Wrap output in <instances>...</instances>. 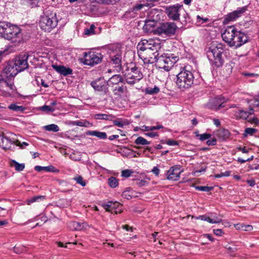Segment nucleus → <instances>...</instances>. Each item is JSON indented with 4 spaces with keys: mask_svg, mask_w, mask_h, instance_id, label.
I'll return each instance as SVG.
<instances>
[{
    "mask_svg": "<svg viewBox=\"0 0 259 259\" xmlns=\"http://www.w3.org/2000/svg\"><path fill=\"white\" fill-rule=\"evenodd\" d=\"M222 37L230 47L235 48L241 47L248 40L247 35L238 31L234 26H227L222 33Z\"/></svg>",
    "mask_w": 259,
    "mask_h": 259,
    "instance_id": "obj_1",
    "label": "nucleus"
},
{
    "mask_svg": "<svg viewBox=\"0 0 259 259\" xmlns=\"http://www.w3.org/2000/svg\"><path fill=\"white\" fill-rule=\"evenodd\" d=\"M225 46L222 44H213L207 51L206 55L211 65L215 67H220L225 62L223 54Z\"/></svg>",
    "mask_w": 259,
    "mask_h": 259,
    "instance_id": "obj_2",
    "label": "nucleus"
},
{
    "mask_svg": "<svg viewBox=\"0 0 259 259\" xmlns=\"http://www.w3.org/2000/svg\"><path fill=\"white\" fill-rule=\"evenodd\" d=\"M0 35L4 38L13 41L22 38L21 28L7 22H0Z\"/></svg>",
    "mask_w": 259,
    "mask_h": 259,
    "instance_id": "obj_3",
    "label": "nucleus"
},
{
    "mask_svg": "<svg viewBox=\"0 0 259 259\" xmlns=\"http://www.w3.org/2000/svg\"><path fill=\"white\" fill-rule=\"evenodd\" d=\"M176 83L181 89H187L191 87L194 82V75L187 67H185L177 75Z\"/></svg>",
    "mask_w": 259,
    "mask_h": 259,
    "instance_id": "obj_4",
    "label": "nucleus"
},
{
    "mask_svg": "<svg viewBox=\"0 0 259 259\" xmlns=\"http://www.w3.org/2000/svg\"><path fill=\"white\" fill-rule=\"evenodd\" d=\"M58 23V19L56 17V13L47 11L41 16L39 26L42 30L50 32L57 26Z\"/></svg>",
    "mask_w": 259,
    "mask_h": 259,
    "instance_id": "obj_5",
    "label": "nucleus"
},
{
    "mask_svg": "<svg viewBox=\"0 0 259 259\" xmlns=\"http://www.w3.org/2000/svg\"><path fill=\"white\" fill-rule=\"evenodd\" d=\"M155 61L160 68L168 71L177 62L178 58L177 57L174 56L173 54H164L159 56Z\"/></svg>",
    "mask_w": 259,
    "mask_h": 259,
    "instance_id": "obj_6",
    "label": "nucleus"
},
{
    "mask_svg": "<svg viewBox=\"0 0 259 259\" xmlns=\"http://www.w3.org/2000/svg\"><path fill=\"white\" fill-rule=\"evenodd\" d=\"M124 77L127 83L134 84L142 79L143 75L141 69L135 66L125 70L124 71Z\"/></svg>",
    "mask_w": 259,
    "mask_h": 259,
    "instance_id": "obj_7",
    "label": "nucleus"
},
{
    "mask_svg": "<svg viewBox=\"0 0 259 259\" xmlns=\"http://www.w3.org/2000/svg\"><path fill=\"white\" fill-rule=\"evenodd\" d=\"M84 60L83 63L84 64L93 66L95 65L100 63L102 60L103 56L100 53L90 51L83 53Z\"/></svg>",
    "mask_w": 259,
    "mask_h": 259,
    "instance_id": "obj_8",
    "label": "nucleus"
},
{
    "mask_svg": "<svg viewBox=\"0 0 259 259\" xmlns=\"http://www.w3.org/2000/svg\"><path fill=\"white\" fill-rule=\"evenodd\" d=\"M177 28V25L174 22H165L161 24L156 31L159 35L171 36L175 34Z\"/></svg>",
    "mask_w": 259,
    "mask_h": 259,
    "instance_id": "obj_9",
    "label": "nucleus"
},
{
    "mask_svg": "<svg viewBox=\"0 0 259 259\" xmlns=\"http://www.w3.org/2000/svg\"><path fill=\"white\" fill-rule=\"evenodd\" d=\"M182 6L179 4L167 7L165 9V13L168 17L174 21L180 19V12L182 9Z\"/></svg>",
    "mask_w": 259,
    "mask_h": 259,
    "instance_id": "obj_10",
    "label": "nucleus"
},
{
    "mask_svg": "<svg viewBox=\"0 0 259 259\" xmlns=\"http://www.w3.org/2000/svg\"><path fill=\"white\" fill-rule=\"evenodd\" d=\"M28 55L24 54L16 58L14 62H13L15 64V67L16 68L19 72L24 70L28 67Z\"/></svg>",
    "mask_w": 259,
    "mask_h": 259,
    "instance_id": "obj_11",
    "label": "nucleus"
},
{
    "mask_svg": "<svg viewBox=\"0 0 259 259\" xmlns=\"http://www.w3.org/2000/svg\"><path fill=\"white\" fill-rule=\"evenodd\" d=\"M180 165L171 166L166 172V178L168 180L177 181L180 178V175L183 171L181 170Z\"/></svg>",
    "mask_w": 259,
    "mask_h": 259,
    "instance_id": "obj_12",
    "label": "nucleus"
},
{
    "mask_svg": "<svg viewBox=\"0 0 259 259\" xmlns=\"http://www.w3.org/2000/svg\"><path fill=\"white\" fill-rule=\"evenodd\" d=\"M95 90L106 94L108 92V83L103 78H99L91 82Z\"/></svg>",
    "mask_w": 259,
    "mask_h": 259,
    "instance_id": "obj_13",
    "label": "nucleus"
},
{
    "mask_svg": "<svg viewBox=\"0 0 259 259\" xmlns=\"http://www.w3.org/2000/svg\"><path fill=\"white\" fill-rule=\"evenodd\" d=\"M247 10V6L239 8L237 10L228 14L225 17L224 21L226 22L235 21L240 17Z\"/></svg>",
    "mask_w": 259,
    "mask_h": 259,
    "instance_id": "obj_14",
    "label": "nucleus"
},
{
    "mask_svg": "<svg viewBox=\"0 0 259 259\" xmlns=\"http://www.w3.org/2000/svg\"><path fill=\"white\" fill-rule=\"evenodd\" d=\"M102 207L107 211L112 213L118 214L121 212V209L117 210L121 207L120 204L118 202L109 201L107 203H104L102 204Z\"/></svg>",
    "mask_w": 259,
    "mask_h": 259,
    "instance_id": "obj_15",
    "label": "nucleus"
},
{
    "mask_svg": "<svg viewBox=\"0 0 259 259\" xmlns=\"http://www.w3.org/2000/svg\"><path fill=\"white\" fill-rule=\"evenodd\" d=\"M224 99L221 97H219L210 99L207 106L211 110H218L221 108L224 107Z\"/></svg>",
    "mask_w": 259,
    "mask_h": 259,
    "instance_id": "obj_16",
    "label": "nucleus"
},
{
    "mask_svg": "<svg viewBox=\"0 0 259 259\" xmlns=\"http://www.w3.org/2000/svg\"><path fill=\"white\" fill-rule=\"evenodd\" d=\"M18 72L13 62L8 63L3 69V74L6 78H14Z\"/></svg>",
    "mask_w": 259,
    "mask_h": 259,
    "instance_id": "obj_17",
    "label": "nucleus"
},
{
    "mask_svg": "<svg viewBox=\"0 0 259 259\" xmlns=\"http://www.w3.org/2000/svg\"><path fill=\"white\" fill-rule=\"evenodd\" d=\"M14 142V138L7 137L4 134L0 135V147L3 149H10Z\"/></svg>",
    "mask_w": 259,
    "mask_h": 259,
    "instance_id": "obj_18",
    "label": "nucleus"
},
{
    "mask_svg": "<svg viewBox=\"0 0 259 259\" xmlns=\"http://www.w3.org/2000/svg\"><path fill=\"white\" fill-rule=\"evenodd\" d=\"M161 49V44L159 42H156L153 40L151 46H150V51H149V54L148 55L150 56L151 53H152V55L153 56L154 60H156L157 57L160 55L159 51Z\"/></svg>",
    "mask_w": 259,
    "mask_h": 259,
    "instance_id": "obj_19",
    "label": "nucleus"
},
{
    "mask_svg": "<svg viewBox=\"0 0 259 259\" xmlns=\"http://www.w3.org/2000/svg\"><path fill=\"white\" fill-rule=\"evenodd\" d=\"M53 68L59 73L64 76H67L72 73V69L62 65H53Z\"/></svg>",
    "mask_w": 259,
    "mask_h": 259,
    "instance_id": "obj_20",
    "label": "nucleus"
},
{
    "mask_svg": "<svg viewBox=\"0 0 259 259\" xmlns=\"http://www.w3.org/2000/svg\"><path fill=\"white\" fill-rule=\"evenodd\" d=\"M111 60L113 64L114 65V67L117 71H119L121 69V55L120 53H117L115 55L111 56Z\"/></svg>",
    "mask_w": 259,
    "mask_h": 259,
    "instance_id": "obj_21",
    "label": "nucleus"
},
{
    "mask_svg": "<svg viewBox=\"0 0 259 259\" xmlns=\"http://www.w3.org/2000/svg\"><path fill=\"white\" fill-rule=\"evenodd\" d=\"M148 40L144 39L141 40L137 45V49L139 56L142 59V56L145 55L146 45Z\"/></svg>",
    "mask_w": 259,
    "mask_h": 259,
    "instance_id": "obj_22",
    "label": "nucleus"
},
{
    "mask_svg": "<svg viewBox=\"0 0 259 259\" xmlns=\"http://www.w3.org/2000/svg\"><path fill=\"white\" fill-rule=\"evenodd\" d=\"M34 169L37 171H41L42 170H45L47 171L54 172H58L59 170L56 168L53 165H49L48 166H41L39 165H36L34 167Z\"/></svg>",
    "mask_w": 259,
    "mask_h": 259,
    "instance_id": "obj_23",
    "label": "nucleus"
},
{
    "mask_svg": "<svg viewBox=\"0 0 259 259\" xmlns=\"http://www.w3.org/2000/svg\"><path fill=\"white\" fill-rule=\"evenodd\" d=\"M87 134L88 135L97 137L100 139H106L107 138L106 133L97 131H89L87 132Z\"/></svg>",
    "mask_w": 259,
    "mask_h": 259,
    "instance_id": "obj_24",
    "label": "nucleus"
},
{
    "mask_svg": "<svg viewBox=\"0 0 259 259\" xmlns=\"http://www.w3.org/2000/svg\"><path fill=\"white\" fill-rule=\"evenodd\" d=\"M217 135L219 138L224 140L229 137L230 134L228 130L225 128H221L217 131Z\"/></svg>",
    "mask_w": 259,
    "mask_h": 259,
    "instance_id": "obj_25",
    "label": "nucleus"
},
{
    "mask_svg": "<svg viewBox=\"0 0 259 259\" xmlns=\"http://www.w3.org/2000/svg\"><path fill=\"white\" fill-rule=\"evenodd\" d=\"M10 165L11 167H15V170L18 171H21L25 168L24 163H19L15 160H11Z\"/></svg>",
    "mask_w": 259,
    "mask_h": 259,
    "instance_id": "obj_26",
    "label": "nucleus"
},
{
    "mask_svg": "<svg viewBox=\"0 0 259 259\" xmlns=\"http://www.w3.org/2000/svg\"><path fill=\"white\" fill-rule=\"evenodd\" d=\"M135 192L131 188H128L126 190L123 192L122 194V197L126 198L128 200L132 199L136 196L135 195Z\"/></svg>",
    "mask_w": 259,
    "mask_h": 259,
    "instance_id": "obj_27",
    "label": "nucleus"
},
{
    "mask_svg": "<svg viewBox=\"0 0 259 259\" xmlns=\"http://www.w3.org/2000/svg\"><path fill=\"white\" fill-rule=\"evenodd\" d=\"M95 118L98 120L104 119L106 120H112L114 116L111 114L99 113L94 116Z\"/></svg>",
    "mask_w": 259,
    "mask_h": 259,
    "instance_id": "obj_28",
    "label": "nucleus"
},
{
    "mask_svg": "<svg viewBox=\"0 0 259 259\" xmlns=\"http://www.w3.org/2000/svg\"><path fill=\"white\" fill-rule=\"evenodd\" d=\"M84 227V224L78 222H71L70 223V228L75 230H81Z\"/></svg>",
    "mask_w": 259,
    "mask_h": 259,
    "instance_id": "obj_29",
    "label": "nucleus"
},
{
    "mask_svg": "<svg viewBox=\"0 0 259 259\" xmlns=\"http://www.w3.org/2000/svg\"><path fill=\"white\" fill-rule=\"evenodd\" d=\"M73 125H77L81 127H88L92 125V124L87 120L73 121L70 123Z\"/></svg>",
    "mask_w": 259,
    "mask_h": 259,
    "instance_id": "obj_30",
    "label": "nucleus"
},
{
    "mask_svg": "<svg viewBox=\"0 0 259 259\" xmlns=\"http://www.w3.org/2000/svg\"><path fill=\"white\" fill-rule=\"evenodd\" d=\"M45 199V196L44 195H37L34 196L27 200V204L30 205V204L35 202H38L39 201L44 200Z\"/></svg>",
    "mask_w": 259,
    "mask_h": 259,
    "instance_id": "obj_31",
    "label": "nucleus"
},
{
    "mask_svg": "<svg viewBox=\"0 0 259 259\" xmlns=\"http://www.w3.org/2000/svg\"><path fill=\"white\" fill-rule=\"evenodd\" d=\"M123 78L120 75H114L109 80L108 82L117 84L119 82H122Z\"/></svg>",
    "mask_w": 259,
    "mask_h": 259,
    "instance_id": "obj_32",
    "label": "nucleus"
},
{
    "mask_svg": "<svg viewBox=\"0 0 259 259\" xmlns=\"http://www.w3.org/2000/svg\"><path fill=\"white\" fill-rule=\"evenodd\" d=\"M12 78H4V82L6 85L11 91H14L16 90L13 81L12 80Z\"/></svg>",
    "mask_w": 259,
    "mask_h": 259,
    "instance_id": "obj_33",
    "label": "nucleus"
},
{
    "mask_svg": "<svg viewBox=\"0 0 259 259\" xmlns=\"http://www.w3.org/2000/svg\"><path fill=\"white\" fill-rule=\"evenodd\" d=\"M8 108L14 111L19 112H23L25 110V108L23 106H18L14 103L10 105Z\"/></svg>",
    "mask_w": 259,
    "mask_h": 259,
    "instance_id": "obj_34",
    "label": "nucleus"
},
{
    "mask_svg": "<svg viewBox=\"0 0 259 259\" xmlns=\"http://www.w3.org/2000/svg\"><path fill=\"white\" fill-rule=\"evenodd\" d=\"M44 128L46 131H52L54 132H57L59 131V126L55 124H51L46 125L44 127Z\"/></svg>",
    "mask_w": 259,
    "mask_h": 259,
    "instance_id": "obj_35",
    "label": "nucleus"
},
{
    "mask_svg": "<svg viewBox=\"0 0 259 259\" xmlns=\"http://www.w3.org/2000/svg\"><path fill=\"white\" fill-rule=\"evenodd\" d=\"M135 143L137 145H145L150 144V142L142 137H139L135 141Z\"/></svg>",
    "mask_w": 259,
    "mask_h": 259,
    "instance_id": "obj_36",
    "label": "nucleus"
},
{
    "mask_svg": "<svg viewBox=\"0 0 259 259\" xmlns=\"http://www.w3.org/2000/svg\"><path fill=\"white\" fill-rule=\"evenodd\" d=\"M108 183L111 188H115L118 185V180L113 177H111L108 179Z\"/></svg>",
    "mask_w": 259,
    "mask_h": 259,
    "instance_id": "obj_37",
    "label": "nucleus"
},
{
    "mask_svg": "<svg viewBox=\"0 0 259 259\" xmlns=\"http://www.w3.org/2000/svg\"><path fill=\"white\" fill-rule=\"evenodd\" d=\"M240 108H236L230 112V115L235 119H239Z\"/></svg>",
    "mask_w": 259,
    "mask_h": 259,
    "instance_id": "obj_38",
    "label": "nucleus"
},
{
    "mask_svg": "<svg viewBox=\"0 0 259 259\" xmlns=\"http://www.w3.org/2000/svg\"><path fill=\"white\" fill-rule=\"evenodd\" d=\"M159 91V88L156 86H155L153 88L150 87L146 88V93L150 95H153L157 94Z\"/></svg>",
    "mask_w": 259,
    "mask_h": 259,
    "instance_id": "obj_39",
    "label": "nucleus"
},
{
    "mask_svg": "<svg viewBox=\"0 0 259 259\" xmlns=\"http://www.w3.org/2000/svg\"><path fill=\"white\" fill-rule=\"evenodd\" d=\"M95 25L92 24L90 25L89 28L85 29L84 31V34L87 35H91L95 33Z\"/></svg>",
    "mask_w": 259,
    "mask_h": 259,
    "instance_id": "obj_40",
    "label": "nucleus"
},
{
    "mask_svg": "<svg viewBox=\"0 0 259 259\" xmlns=\"http://www.w3.org/2000/svg\"><path fill=\"white\" fill-rule=\"evenodd\" d=\"M198 218L201 220L207 221L211 224H218L219 222V221H215V220H211L209 217H207L205 215H200Z\"/></svg>",
    "mask_w": 259,
    "mask_h": 259,
    "instance_id": "obj_41",
    "label": "nucleus"
},
{
    "mask_svg": "<svg viewBox=\"0 0 259 259\" xmlns=\"http://www.w3.org/2000/svg\"><path fill=\"white\" fill-rule=\"evenodd\" d=\"M73 180H75L77 184L80 185L82 187H84L86 185L85 181L80 176H78L77 177L74 178Z\"/></svg>",
    "mask_w": 259,
    "mask_h": 259,
    "instance_id": "obj_42",
    "label": "nucleus"
},
{
    "mask_svg": "<svg viewBox=\"0 0 259 259\" xmlns=\"http://www.w3.org/2000/svg\"><path fill=\"white\" fill-rule=\"evenodd\" d=\"M149 58H145L144 56H142V59L144 61L145 63H153L154 62H156V61L155 60H154V59H153L154 57L152 55V53H151L150 56L149 55Z\"/></svg>",
    "mask_w": 259,
    "mask_h": 259,
    "instance_id": "obj_43",
    "label": "nucleus"
},
{
    "mask_svg": "<svg viewBox=\"0 0 259 259\" xmlns=\"http://www.w3.org/2000/svg\"><path fill=\"white\" fill-rule=\"evenodd\" d=\"M197 137H199V139L200 141H204L205 140L209 139L211 137V135L207 133H204L203 134H198L196 135Z\"/></svg>",
    "mask_w": 259,
    "mask_h": 259,
    "instance_id": "obj_44",
    "label": "nucleus"
},
{
    "mask_svg": "<svg viewBox=\"0 0 259 259\" xmlns=\"http://www.w3.org/2000/svg\"><path fill=\"white\" fill-rule=\"evenodd\" d=\"M133 171L130 169H125L123 170L121 172V176L122 177H124L127 178L130 177L132 174L133 173Z\"/></svg>",
    "mask_w": 259,
    "mask_h": 259,
    "instance_id": "obj_45",
    "label": "nucleus"
},
{
    "mask_svg": "<svg viewBox=\"0 0 259 259\" xmlns=\"http://www.w3.org/2000/svg\"><path fill=\"white\" fill-rule=\"evenodd\" d=\"M256 132V130L253 128L248 127L245 128L244 131V136H247V135H252Z\"/></svg>",
    "mask_w": 259,
    "mask_h": 259,
    "instance_id": "obj_46",
    "label": "nucleus"
},
{
    "mask_svg": "<svg viewBox=\"0 0 259 259\" xmlns=\"http://www.w3.org/2000/svg\"><path fill=\"white\" fill-rule=\"evenodd\" d=\"M195 189L198 191L209 192L212 189V187L207 186H196Z\"/></svg>",
    "mask_w": 259,
    "mask_h": 259,
    "instance_id": "obj_47",
    "label": "nucleus"
},
{
    "mask_svg": "<svg viewBox=\"0 0 259 259\" xmlns=\"http://www.w3.org/2000/svg\"><path fill=\"white\" fill-rule=\"evenodd\" d=\"M17 146L20 147V148L23 149L24 148V147L27 146L28 145V143L27 142H22L21 143L19 140L15 139L14 144Z\"/></svg>",
    "mask_w": 259,
    "mask_h": 259,
    "instance_id": "obj_48",
    "label": "nucleus"
},
{
    "mask_svg": "<svg viewBox=\"0 0 259 259\" xmlns=\"http://www.w3.org/2000/svg\"><path fill=\"white\" fill-rule=\"evenodd\" d=\"M248 117V113L246 111L243 110L241 109L240 111L239 119H246Z\"/></svg>",
    "mask_w": 259,
    "mask_h": 259,
    "instance_id": "obj_49",
    "label": "nucleus"
},
{
    "mask_svg": "<svg viewBox=\"0 0 259 259\" xmlns=\"http://www.w3.org/2000/svg\"><path fill=\"white\" fill-rule=\"evenodd\" d=\"M40 110L45 112H51L54 111L55 110V109L54 108H52L51 106L48 105H44L40 107Z\"/></svg>",
    "mask_w": 259,
    "mask_h": 259,
    "instance_id": "obj_50",
    "label": "nucleus"
},
{
    "mask_svg": "<svg viewBox=\"0 0 259 259\" xmlns=\"http://www.w3.org/2000/svg\"><path fill=\"white\" fill-rule=\"evenodd\" d=\"M153 41V40H149L147 41V45H146L145 55H148V54H149V51H150V46Z\"/></svg>",
    "mask_w": 259,
    "mask_h": 259,
    "instance_id": "obj_51",
    "label": "nucleus"
},
{
    "mask_svg": "<svg viewBox=\"0 0 259 259\" xmlns=\"http://www.w3.org/2000/svg\"><path fill=\"white\" fill-rule=\"evenodd\" d=\"M231 171H226L225 172H221L220 174H217L214 175V177L216 178H220L222 177H228L230 175Z\"/></svg>",
    "mask_w": 259,
    "mask_h": 259,
    "instance_id": "obj_52",
    "label": "nucleus"
},
{
    "mask_svg": "<svg viewBox=\"0 0 259 259\" xmlns=\"http://www.w3.org/2000/svg\"><path fill=\"white\" fill-rule=\"evenodd\" d=\"M165 143L169 146H177L179 145L178 141L171 139L166 141Z\"/></svg>",
    "mask_w": 259,
    "mask_h": 259,
    "instance_id": "obj_53",
    "label": "nucleus"
},
{
    "mask_svg": "<svg viewBox=\"0 0 259 259\" xmlns=\"http://www.w3.org/2000/svg\"><path fill=\"white\" fill-rule=\"evenodd\" d=\"M13 250L16 253L20 254L24 250V248L23 247H18L15 246L13 248Z\"/></svg>",
    "mask_w": 259,
    "mask_h": 259,
    "instance_id": "obj_54",
    "label": "nucleus"
},
{
    "mask_svg": "<svg viewBox=\"0 0 259 259\" xmlns=\"http://www.w3.org/2000/svg\"><path fill=\"white\" fill-rule=\"evenodd\" d=\"M237 250V248L236 247H229L228 248V253L232 256L235 255L234 253Z\"/></svg>",
    "mask_w": 259,
    "mask_h": 259,
    "instance_id": "obj_55",
    "label": "nucleus"
},
{
    "mask_svg": "<svg viewBox=\"0 0 259 259\" xmlns=\"http://www.w3.org/2000/svg\"><path fill=\"white\" fill-rule=\"evenodd\" d=\"M124 89L125 88L123 86L116 87L114 89V91L116 92H115V94H117L118 93H123L124 91Z\"/></svg>",
    "mask_w": 259,
    "mask_h": 259,
    "instance_id": "obj_56",
    "label": "nucleus"
},
{
    "mask_svg": "<svg viewBox=\"0 0 259 259\" xmlns=\"http://www.w3.org/2000/svg\"><path fill=\"white\" fill-rule=\"evenodd\" d=\"M206 144L208 146H214L217 144V140L215 138H212L210 140H208L206 142Z\"/></svg>",
    "mask_w": 259,
    "mask_h": 259,
    "instance_id": "obj_57",
    "label": "nucleus"
},
{
    "mask_svg": "<svg viewBox=\"0 0 259 259\" xmlns=\"http://www.w3.org/2000/svg\"><path fill=\"white\" fill-rule=\"evenodd\" d=\"M144 6H145V5H143V4L136 5V6L133 7V11L134 12H137L138 11L141 10Z\"/></svg>",
    "mask_w": 259,
    "mask_h": 259,
    "instance_id": "obj_58",
    "label": "nucleus"
},
{
    "mask_svg": "<svg viewBox=\"0 0 259 259\" xmlns=\"http://www.w3.org/2000/svg\"><path fill=\"white\" fill-rule=\"evenodd\" d=\"M213 232L215 235L219 236H221L224 234V233L223 232V231L222 229H213Z\"/></svg>",
    "mask_w": 259,
    "mask_h": 259,
    "instance_id": "obj_59",
    "label": "nucleus"
},
{
    "mask_svg": "<svg viewBox=\"0 0 259 259\" xmlns=\"http://www.w3.org/2000/svg\"><path fill=\"white\" fill-rule=\"evenodd\" d=\"M243 228H244V229H243L244 231H252L253 229V227L251 225H245L243 224Z\"/></svg>",
    "mask_w": 259,
    "mask_h": 259,
    "instance_id": "obj_60",
    "label": "nucleus"
},
{
    "mask_svg": "<svg viewBox=\"0 0 259 259\" xmlns=\"http://www.w3.org/2000/svg\"><path fill=\"white\" fill-rule=\"evenodd\" d=\"M145 135L146 136L150 137H151V138H153V137H155L158 136V135L157 133H156V132L147 133L145 134Z\"/></svg>",
    "mask_w": 259,
    "mask_h": 259,
    "instance_id": "obj_61",
    "label": "nucleus"
},
{
    "mask_svg": "<svg viewBox=\"0 0 259 259\" xmlns=\"http://www.w3.org/2000/svg\"><path fill=\"white\" fill-rule=\"evenodd\" d=\"M152 172L156 176H158L159 174L160 170L158 167L155 166L152 169Z\"/></svg>",
    "mask_w": 259,
    "mask_h": 259,
    "instance_id": "obj_62",
    "label": "nucleus"
},
{
    "mask_svg": "<svg viewBox=\"0 0 259 259\" xmlns=\"http://www.w3.org/2000/svg\"><path fill=\"white\" fill-rule=\"evenodd\" d=\"M113 124L115 125H116L119 127H122L124 125V124L122 122L119 121V120H114Z\"/></svg>",
    "mask_w": 259,
    "mask_h": 259,
    "instance_id": "obj_63",
    "label": "nucleus"
},
{
    "mask_svg": "<svg viewBox=\"0 0 259 259\" xmlns=\"http://www.w3.org/2000/svg\"><path fill=\"white\" fill-rule=\"evenodd\" d=\"M146 181L143 180H139L137 184L139 187H142L145 185Z\"/></svg>",
    "mask_w": 259,
    "mask_h": 259,
    "instance_id": "obj_64",
    "label": "nucleus"
}]
</instances>
